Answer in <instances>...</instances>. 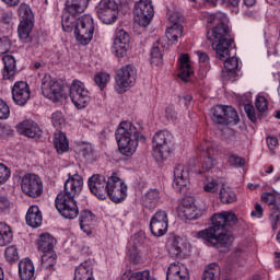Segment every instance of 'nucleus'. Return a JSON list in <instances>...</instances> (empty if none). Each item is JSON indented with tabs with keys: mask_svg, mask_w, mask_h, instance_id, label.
Instances as JSON below:
<instances>
[{
	"mask_svg": "<svg viewBox=\"0 0 280 280\" xmlns=\"http://www.w3.org/2000/svg\"><path fill=\"white\" fill-rule=\"evenodd\" d=\"M212 226L197 232V240H202L205 244L212 246H229L233 236L226 232V229H233L240 219L233 211H222L214 213L211 218Z\"/></svg>",
	"mask_w": 280,
	"mask_h": 280,
	"instance_id": "1",
	"label": "nucleus"
},
{
	"mask_svg": "<svg viewBox=\"0 0 280 280\" xmlns=\"http://www.w3.org/2000/svg\"><path fill=\"white\" fill-rule=\"evenodd\" d=\"M82 189H84V178H82V175L69 173L68 179L63 184V190L59 191L55 199L57 211L66 220H75L80 215L75 198L80 197Z\"/></svg>",
	"mask_w": 280,
	"mask_h": 280,
	"instance_id": "2",
	"label": "nucleus"
},
{
	"mask_svg": "<svg viewBox=\"0 0 280 280\" xmlns=\"http://www.w3.org/2000/svg\"><path fill=\"white\" fill-rule=\"evenodd\" d=\"M208 23L217 25L207 33V38L212 43L217 58L219 60H226L229 49H231V45L235 42L233 35H231V28L226 25V14L222 12L210 14Z\"/></svg>",
	"mask_w": 280,
	"mask_h": 280,
	"instance_id": "3",
	"label": "nucleus"
},
{
	"mask_svg": "<svg viewBox=\"0 0 280 280\" xmlns=\"http://www.w3.org/2000/svg\"><path fill=\"white\" fill-rule=\"evenodd\" d=\"M118 150L124 156H132L139 148V140L145 141V137L139 132L135 124L122 121L115 131Z\"/></svg>",
	"mask_w": 280,
	"mask_h": 280,
	"instance_id": "4",
	"label": "nucleus"
},
{
	"mask_svg": "<svg viewBox=\"0 0 280 280\" xmlns=\"http://www.w3.org/2000/svg\"><path fill=\"white\" fill-rule=\"evenodd\" d=\"M174 137L172 132L167 130H160L154 133L152 143H153V156L155 161H165L172 152V143Z\"/></svg>",
	"mask_w": 280,
	"mask_h": 280,
	"instance_id": "5",
	"label": "nucleus"
},
{
	"mask_svg": "<svg viewBox=\"0 0 280 280\" xmlns=\"http://www.w3.org/2000/svg\"><path fill=\"white\" fill-rule=\"evenodd\" d=\"M203 190L208 194H217L223 205H233V202L237 201L235 191L220 177L209 180L203 186Z\"/></svg>",
	"mask_w": 280,
	"mask_h": 280,
	"instance_id": "6",
	"label": "nucleus"
},
{
	"mask_svg": "<svg viewBox=\"0 0 280 280\" xmlns=\"http://www.w3.org/2000/svg\"><path fill=\"white\" fill-rule=\"evenodd\" d=\"M95 24L91 15H82L74 25V38L79 45H89L93 40Z\"/></svg>",
	"mask_w": 280,
	"mask_h": 280,
	"instance_id": "7",
	"label": "nucleus"
},
{
	"mask_svg": "<svg viewBox=\"0 0 280 280\" xmlns=\"http://www.w3.org/2000/svg\"><path fill=\"white\" fill-rule=\"evenodd\" d=\"M70 100L72 104L81 110L91 104V93L80 80H74L70 85Z\"/></svg>",
	"mask_w": 280,
	"mask_h": 280,
	"instance_id": "8",
	"label": "nucleus"
},
{
	"mask_svg": "<svg viewBox=\"0 0 280 280\" xmlns=\"http://www.w3.org/2000/svg\"><path fill=\"white\" fill-rule=\"evenodd\" d=\"M133 19L140 27H148L152 19H154V5H152V0L138 1L133 9Z\"/></svg>",
	"mask_w": 280,
	"mask_h": 280,
	"instance_id": "9",
	"label": "nucleus"
},
{
	"mask_svg": "<svg viewBox=\"0 0 280 280\" xmlns=\"http://www.w3.org/2000/svg\"><path fill=\"white\" fill-rule=\"evenodd\" d=\"M211 113V119L214 124L229 126V124H237L240 121L237 110L232 106L215 105L212 107Z\"/></svg>",
	"mask_w": 280,
	"mask_h": 280,
	"instance_id": "10",
	"label": "nucleus"
},
{
	"mask_svg": "<svg viewBox=\"0 0 280 280\" xmlns=\"http://www.w3.org/2000/svg\"><path fill=\"white\" fill-rule=\"evenodd\" d=\"M128 186L124 184V180L117 175L113 174L109 176V184L107 186L106 198H109L112 202L119 205L124 202L125 198L128 196Z\"/></svg>",
	"mask_w": 280,
	"mask_h": 280,
	"instance_id": "11",
	"label": "nucleus"
},
{
	"mask_svg": "<svg viewBox=\"0 0 280 280\" xmlns=\"http://www.w3.org/2000/svg\"><path fill=\"white\" fill-rule=\"evenodd\" d=\"M23 194L30 198H40L43 196V179L36 174H25L21 179Z\"/></svg>",
	"mask_w": 280,
	"mask_h": 280,
	"instance_id": "12",
	"label": "nucleus"
},
{
	"mask_svg": "<svg viewBox=\"0 0 280 280\" xmlns=\"http://www.w3.org/2000/svg\"><path fill=\"white\" fill-rule=\"evenodd\" d=\"M42 95L50 102H60L62 97V85L51 75L46 74L42 79Z\"/></svg>",
	"mask_w": 280,
	"mask_h": 280,
	"instance_id": "13",
	"label": "nucleus"
},
{
	"mask_svg": "<svg viewBox=\"0 0 280 280\" xmlns=\"http://www.w3.org/2000/svg\"><path fill=\"white\" fill-rule=\"evenodd\" d=\"M98 19L105 25L117 21V2L115 0H101L95 8Z\"/></svg>",
	"mask_w": 280,
	"mask_h": 280,
	"instance_id": "14",
	"label": "nucleus"
},
{
	"mask_svg": "<svg viewBox=\"0 0 280 280\" xmlns=\"http://www.w3.org/2000/svg\"><path fill=\"white\" fill-rule=\"evenodd\" d=\"M261 200L268 205L271 226L273 231H277V225L279 224L280 218V195L277 192H264L261 195Z\"/></svg>",
	"mask_w": 280,
	"mask_h": 280,
	"instance_id": "15",
	"label": "nucleus"
},
{
	"mask_svg": "<svg viewBox=\"0 0 280 280\" xmlns=\"http://www.w3.org/2000/svg\"><path fill=\"white\" fill-rule=\"evenodd\" d=\"M109 183H110V177L106 179L104 175H100V174L92 175L88 180V185L91 194L96 196L98 200H106V192H107Z\"/></svg>",
	"mask_w": 280,
	"mask_h": 280,
	"instance_id": "16",
	"label": "nucleus"
},
{
	"mask_svg": "<svg viewBox=\"0 0 280 280\" xmlns=\"http://www.w3.org/2000/svg\"><path fill=\"white\" fill-rule=\"evenodd\" d=\"M168 224L170 220L167 219V212L159 210L150 220V231L154 237H163V235L167 233Z\"/></svg>",
	"mask_w": 280,
	"mask_h": 280,
	"instance_id": "17",
	"label": "nucleus"
},
{
	"mask_svg": "<svg viewBox=\"0 0 280 280\" xmlns=\"http://www.w3.org/2000/svg\"><path fill=\"white\" fill-rule=\"evenodd\" d=\"M173 174H174L173 188L178 194H185L189 185V171L185 165L177 164L174 167Z\"/></svg>",
	"mask_w": 280,
	"mask_h": 280,
	"instance_id": "18",
	"label": "nucleus"
},
{
	"mask_svg": "<svg viewBox=\"0 0 280 280\" xmlns=\"http://www.w3.org/2000/svg\"><path fill=\"white\" fill-rule=\"evenodd\" d=\"M32 97L30 84L25 81H18L12 88V100L18 106H25Z\"/></svg>",
	"mask_w": 280,
	"mask_h": 280,
	"instance_id": "19",
	"label": "nucleus"
},
{
	"mask_svg": "<svg viewBox=\"0 0 280 280\" xmlns=\"http://www.w3.org/2000/svg\"><path fill=\"white\" fill-rule=\"evenodd\" d=\"M130 45V35L126 33L124 30H119L116 33L114 38V43L112 46V52L116 58H124L126 54H128V47Z\"/></svg>",
	"mask_w": 280,
	"mask_h": 280,
	"instance_id": "20",
	"label": "nucleus"
},
{
	"mask_svg": "<svg viewBox=\"0 0 280 280\" xmlns=\"http://www.w3.org/2000/svg\"><path fill=\"white\" fill-rule=\"evenodd\" d=\"M179 210L186 220H198V218H202V210L198 209V206H196V199L192 197L183 199Z\"/></svg>",
	"mask_w": 280,
	"mask_h": 280,
	"instance_id": "21",
	"label": "nucleus"
},
{
	"mask_svg": "<svg viewBox=\"0 0 280 280\" xmlns=\"http://www.w3.org/2000/svg\"><path fill=\"white\" fill-rule=\"evenodd\" d=\"M18 132L30 139H38L43 135V129L34 120H24L18 125Z\"/></svg>",
	"mask_w": 280,
	"mask_h": 280,
	"instance_id": "22",
	"label": "nucleus"
},
{
	"mask_svg": "<svg viewBox=\"0 0 280 280\" xmlns=\"http://www.w3.org/2000/svg\"><path fill=\"white\" fill-rule=\"evenodd\" d=\"M166 280H189V270L180 262H172L166 272Z\"/></svg>",
	"mask_w": 280,
	"mask_h": 280,
	"instance_id": "23",
	"label": "nucleus"
},
{
	"mask_svg": "<svg viewBox=\"0 0 280 280\" xmlns=\"http://www.w3.org/2000/svg\"><path fill=\"white\" fill-rule=\"evenodd\" d=\"M34 28V22H20L18 26V34L20 40L23 43H31L32 47H36L38 45V39L32 37V30Z\"/></svg>",
	"mask_w": 280,
	"mask_h": 280,
	"instance_id": "24",
	"label": "nucleus"
},
{
	"mask_svg": "<svg viewBox=\"0 0 280 280\" xmlns=\"http://www.w3.org/2000/svg\"><path fill=\"white\" fill-rule=\"evenodd\" d=\"M160 202H161V190L156 188L149 189L142 196V205L145 209H149V211H154V209L159 207Z\"/></svg>",
	"mask_w": 280,
	"mask_h": 280,
	"instance_id": "25",
	"label": "nucleus"
},
{
	"mask_svg": "<svg viewBox=\"0 0 280 280\" xmlns=\"http://www.w3.org/2000/svg\"><path fill=\"white\" fill-rule=\"evenodd\" d=\"M74 280H95L93 278V261L91 259L81 262L75 268Z\"/></svg>",
	"mask_w": 280,
	"mask_h": 280,
	"instance_id": "26",
	"label": "nucleus"
},
{
	"mask_svg": "<svg viewBox=\"0 0 280 280\" xmlns=\"http://www.w3.org/2000/svg\"><path fill=\"white\" fill-rule=\"evenodd\" d=\"M26 224L32 229H38L43 224V212L38 206H31L26 212Z\"/></svg>",
	"mask_w": 280,
	"mask_h": 280,
	"instance_id": "27",
	"label": "nucleus"
},
{
	"mask_svg": "<svg viewBox=\"0 0 280 280\" xmlns=\"http://www.w3.org/2000/svg\"><path fill=\"white\" fill-rule=\"evenodd\" d=\"M36 270L32 259L24 258L19 262V275L21 280H33Z\"/></svg>",
	"mask_w": 280,
	"mask_h": 280,
	"instance_id": "28",
	"label": "nucleus"
},
{
	"mask_svg": "<svg viewBox=\"0 0 280 280\" xmlns=\"http://www.w3.org/2000/svg\"><path fill=\"white\" fill-rule=\"evenodd\" d=\"M191 73H194V69L191 68V60H189V55H180L178 78H180L184 82H187L191 77Z\"/></svg>",
	"mask_w": 280,
	"mask_h": 280,
	"instance_id": "29",
	"label": "nucleus"
},
{
	"mask_svg": "<svg viewBox=\"0 0 280 280\" xmlns=\"http://www.w3.org/2000/svg\"><path fill=\"white\" fill-rule=\"evenodd\" d=\"M2 62L4 65L2 72L3 79L12 80L16 73V59L12 55H4L2 57Z\"/></svg>",
	"mask_w": 280,
	"mask_h": 280,
	"instance_id": "30",
	"label": "nucleus"
},
{
	"mask_svg": "<svg viewBox=\"0 0 280 280\" xmlns=\"http://www.w3.org/2000/svg\"><path fill=\"white\" fill-rule=\"evenodd\" d=\"M91 0H67L66 10L70 14H82L88 8Z\"/></svg>",
	"mask_w": 280,
	"mask_h": 280,
	"instance_id": "31",
	"label": "nucleus"
},
{
	"mask_svg": "<svg viewBox=\"0 0 280 280\" xmlns=\"http://www.w3.org/2000/svg\"><path fill=\"white\" fill-rule=\"evenodd\" d=\"M38 250L42 253H54L56 246V238L49 233H44L38 238Z\"/></svg>",
	"mask_w": 280,
	"mask_h": 280,
	"instance_id": "32",
	"label": "nucleus"
},
{
	"mask_svg": "<svg viewBox=\"0 0 280 280\" xmlns=\"http://www.w3.org/2000/svg\"><path fill=\"white\" fill-rule=\"evenodd\" d=\"M56 266V254L54 252L44 253L40 258V271L48 272L51 275L54 272V267Z\"/></svg>",
	"mask_w": 280,
	"mask_h": 280,
	"instance_id": "33",
	"label": "nucleus"
},
{
	"mask_svg": "<svg viewBox=\"0 0 280 280\" xmlns=\"http://www.w3.org/2000/svg\"><path fill=\"white\" fill-rule=\"evenodd\" d=\"M95 220V215L91 210H82L79 217V224L81 231L85 233V235H91V223Z\"/></svg>",
	"mask_w": 280,
	"mask_h": 280,
	"instance_id": "34",
	"label": "nucleus"
},
{
	"mask_svg": "<svg viewBox=\"0 0 280 280\" xmlns=\"http://www.w3.org/2000/svg\"><path fill=\"white\" fill-rule=\"evenodd\" d=\"M150 54L152 65H161V62H163V54H165V44H163V39H159L153 44Z\"/></svg>",
	"mask_w": 280,
	"mask_h": 280,
	"instance_id": "35",
	"label": "nucleus"
},
{
	"mask_svg": "<svg viewBox=\"0 0 280 280\" xmlns=\"http://www.w3.org/2000/svg\"><path fill=\"white\" fill-rule=\"evenodd\" d=\"M54 145L57 154H65V152H69V139H67V135L61 131L56 132Z\"/></svg>",
	"mask_w": 280,
	"mask_h": 280,
	"instance_id": "36",
	"label": "nucleus"
},
{
	"mask_svg": "<svg viewBox=\"0 0 280 280\" xmlns=\"http://www.w3.org/2000/svg\"><path fill=\"white\" fill-rule=\"evenodd\" d=\"M222 277V269L217 262H211L205 268L201 280H220Z\"/></svg>",
	"mask_w": 280,
	"mask_h": 280,
	"instance_id": "37",
	"label": "nucleus"
},
{
	"mask_svg": "<svg viewBox=\"0 0 280 280\" xmlns=\"http://www.w3.org/2000/svg\"><path fill=\"white\" fill-rule=\"evenodd\" d=\"M12 240H14L12 228L5 222H0V246H8L12 243Z\"/></svg>",
	"mask_w": 280,
	"mask_h": 280,
	"instance_id": "38",
	"label": "nucleus"
},
{
	"mask_svg": "<svg viewBox=\"0 0 280 280\" xmlns=\"http://www.w3.org/2000/svg\"><path fill=\"white\" fill-rule=\"evenodd\" d=\"M132 240L133 245L128 247L127 255L129 256L130 260L133 261V264H137L139 261V245H141V242H143V237H141L139 234H135Z\"/></svg>",
	"mask_w": 280,
	"mask_h": 280,
	"instance_id": "39",
	"label": "nucleus"
},
{
	"mask_svg": "<svg viewBox=\"0 0 280 280\" xmlns=\"http://www.w3.org/2000/svg\"><path fill=\"white\" fill-rule=\"evenodd\" d=\"M135 82H130V79H128V77H124V74H120L119 72L117 73V78H116V85L115 89L117 91V93H126V91H128V89H130V86H133Z\"/></svg>",
	"mask_w": 280,
	"mask_h": 280,
	"instance_id": "40",
	"label": "nucleus"
},
{
	"mask_svg": "<svg viewBox=\"0 0 280 280\" xmlns=\"http://www.w3.org/2000/svg\"><path fill=\"white\" fill-rule=\"evenodd\" d=\"M154 277H151L150 270L137 271L131 273L130 271L125 272L120 280H153Z\"/></svg>",
	"mask_w": 280,
	"mask_h": 280,
	"instance_id": "41",
	"label": "nucleus"
},
{
	"mask_svg": "<svg viewBox=\"0 0 280 280\" xmlns=\"http://www.w3.org/2000/svg\"><path fill=\"white\" fill-rule=\"evenodd\" d=\"M75 16H78V14H70L69 12L61 16L63 32H73V27L75 28V23H78Z\"/></svg>",
	"mask_w": 280,
	"mask_h": 280,
	"instance_id": "42",
	"label": "nucleus"
},
{
	"mask_svg": "<svg viewBox=\"0 0 280 280\" xmlns=\"http://www.w3.org/2000/svg\"><path fill=\"white\" fill-rule=\"evenodd\" d=\"M165 36L170 43H178V37L183 36V25L168 26Z\"/></svg>",
	"mask_w": 280,
	"mask_h": 280,
	"instance_id": "43",
	"label": "nucleus"
},
{
	"mask_svg": "<svg viewBox=\"0 0 280 280\" xmlns=\"http://www.w3.org/2000/svg\"><path fill=\"white\" fill-rule=\"evenodd\" d=\"M19 15L22 21L25 23H34V12H32V8L28 4L22 3L19 7Z\"/></svg>",
	"mask_w": 280,
	"mask_h": 280,
	"instance_id": "44",
	"label": "nucleus"
},
{
	"mask_svg": "<svg viewBox=\"0 0 280 280\" xmlns=\"http://www.w3.org/2000/svg\"><path fill=\"white\" fill-rule=\"evenodd\" d=\"M118 73H120L122 75V78H128L129 83L136 82V80H137V69L132 65H127V66L122 67L118 71Z\"/></svg>",
	"mask_w": 280,
	"mask_h": 280,
	"instance_id": "45",
	"label": "nucleus"
},
{
	"mask_svg": "<svg viewBox=\"0 0 280 280\" xmlns=\"http://www.w3.org/2000/svg\"><path fill=\"white\" fill-rule=\"evenodd\" d=\"M224 62L226 71H235L240 67V60L237 57L231 58V48H229V56L225 59H220Z\"/></svg>",
	"mask_w": 280,
	"mask_h": 280,
	"instance_id": "46",
	"label": "nucleus"
},
{
	"mask_svg": "<svg viewBox=\"0 0 280 280\" xmlns=\"http://www.w3.org/2000/svg\"><path fill=\"white\" fill-rule=\"evenodd\" d=\"M79 154L85 161H93V147L89 143L79 145Z\"/></svg>",
	"mask_w": 280,
	"mask_h": 280,
	"instance_id": "47",
	"label": "nucleus"
},
{
	"mask_svg": "<svg viewBox=\"0 0 280 280\" xmlns=\"http://www.w3.org/2000/svg\"><path fill=\"white\" fill-rule=\"evenodd\" d=\"M94 82L97 84L101 91H103L108 82H110V74L106 72H100L94 77Z\"/></svg>",
	"mask_w": 280,
	"mask_h": 280,
	"instance_id": "48",
	"label": "nucleus"
},
{
	"mask_svg": "<svg viewBox=\"0 0 280 280\" xmlns=\"http://www.w3.org/2000/svg\"><path fill=\"white\" fill-rule=\"evenodd\" d=\"M212 150L211 148H207L208 156H206L202 161L201 167L202 170H206V172H209V170H213V166L218 163L215 159L212 156Z\"/></svg>",
	"mask_w": 280,
	"mask_h": 280,
	"instance_id": "49",
	"label": "nucleus"
},
{
	"mask_svg": "<svg viewBox=\"0 0 280 280\" xmlns=\"http://www.w3.org/2000/svg\"><path fill=\"white\" fill-rule=\"evenodd\" d=\"M51 124L54 128H57V130H60L62 126H65V115H62V112H55L51 115Z\"/></svg>",
	"mask_w": 280,
	"mask_h": 280,
	"instance_id": "50",
	"label": "nucleus"
},
{
	"mask_svg": "<svg viewBox=\"0 0 280 280\" xmlns=\"http://www.w3.org/2000/svg\"><path fill=\"white\" fill-rule=\"evenodd\" d=\"M228 163L231 165V167H242L245 165L246 160H244V158L237 156L236 154L229 153Z\"/></svg>",
	"mask_w": 280,
	"mask_h": 280,
	"instance_id": "51",
	"label": "nucleus"
},
{
	"mask_svg": "<svg viewBox=\"0 0 280 280\" xmlns=\"http://www.w3.org/2000/svg\"><path fill=\"white\" fill-rule=\"evenodd\" d=\"M4 255L7 261H10L11 264L12 261L19 260V249L14 245L7 247Z\"/></svg>",
	"mask_w": 280,
	"mask_h": 280,
	"instance_id": "52",
	"label": "nucleus"
},
{
	"mask_svg": "<svg viewBox=\"0 0 280 280\" xmlns=\"http://www.w3.org/2000/svg\"><path fill=\"white\" fill-rule=\"evenodd\" d=\"M168 253L172 255V257H180V255H183V244L176 240L173 241L171 247L168 248Z\"/></svg>",
	"mask_w": 280,
	"mask_h": 280,
	"instance_id": "53",
	"label": "nucleus"
},
{
	"mask_svg": "<svg viewBox=\"0 0 280 280\" xmlns=\"http://www.w3.org/2000/svg\"><path fill=\"white\" fill-rule=\"evenodd\" d=\"M255 106L258 113H266L268 110V101L265 96H258L256 97Z\"/></svg>",
	"mask_w": 280,
	"mask_h": 280,
	"instance_id": "54",
	"label": "nucleus"
},
{
	"mask_svg": "<svg viewBox=\"0 0 280 280\" xmlns=\"http://www.w3.org/2000/svg\"><path fill=\"white\" fill-rule=\"evenodd\" d=\"M10 179V168L5 164L0 163V185L8 183Z\"/></svg>",
	"mask_w": 280,
	"mask_h": 280,
	"instance_id": "55",
	"label": "nucleus"
},
{
	"mask_svg": "<svg viewBox=\"0 0 280 280\" xmlns=\"http://www.w3.org/2000/svg\"><path fill=\"white\" fill-rule=\"evenodd\" d=\"M10 38L7 36H1L0 37V54H8L10 51Z\"/></svg>",
	"mask_w": 280,
	"mask_h": 280,
	"instance_id": "56",
	"label": "nucleus"
},
{
	"mask_svg": "<svg viewBox=\"0 0 280 280\" xmlns=\"http://www.w3.org/2000/svg\"><path fill=\"white\" fill-rule=\"evenodd\" d=\"M244 110L249 120L253 122L257 121V114H255V106H253V104H246Z\"/></svg>",
	"mask_w": 280,
	"mask_h": 280,
	"instance_id": "57",
	"label": "nucleus"
},
{
	"mask_svg": "<svg viewBox=\"0 0 280 280\" xmlns=\"http://www.w3.org/2000/svg\"><path fill=\"white\" fill-rule=\"evenodd\" d=\"M8 117H10V107L0 98V119H8Z\"/></svg>",
	"mask_w": 280,
	"mask_h": 280,
	"instance_id": "58",
	"label": "nucleus"
},
{
	"mask_svg": "<svg viewBox=\"0 0 280 280\" xmlns=\"http://www.w3.org/2000/svg\"><path fill=\"white\" fill-rule=\"evenodd\" d=\"M168 21L171 23V26L183 25L180 24V22L183 21V15H180V13L178 12H174L170 15Z\"/></svg>",
	"mask_w": 280,
	"mask_h": 280,
	"instance_id": "59",
	"label": "nucleus"
},
{
	"mask_svg": "<svg viewBox=\"0 0 280 280\" xmlns=\"http://www.w3.org/2000/svg\"><path fill=\"white\" fill-rule=\"evenodd\" d=\"M165 117L168 121H176V119H178V114L174 109V106L166 107Z\"/></svg>",
	"mask_w": 280,
	"mask_h": 280,
	"instance_id": "60",
	"label": "nucleus"
},
{
	"mask_svg": "<svg viewBox=\"0 0 280 280\" xmlns=\"http://www.w3.org/2000/svg\"><path fill=\"white\" fill-rule=\"evenodd\" d=\"M266 141L271 154H275V149L279 145V139H277V137L268 136Z\"/></svg>",
	"mask_w": 280,
	"mask_h": 280,
	"instance_id": "61",
	"label": "nucleus"
},
{
	"mask_svg": "<svg viewBox=\"0 0 280 280\" xmlns=\"http://www.w3.org/2000/svg\"><path fill=\"white\" fill-rule=\"evenodd\" d=\"M250 215L253 218H262L264 217V208L259 203L255 205V210L252 211Z\"/></svg>",
	"mask_w": 280,
	"mask_h": 280,
	"instance_id": "62",
	"label": "nucleus"
},
{
	"mask_svg": "<svg viewBox=\"0 0 280 280\" xmlns=\"http://www.w3.org/2000/svg\"><path fill=\"white\" fill-rule=\"evenodd\" d=\"M0 209L3 211L5 209H10V199L4 195H0Z\"/></svg>",
	"mask_w": 280,
	"mask_h": 280,
	"instance_id": "63",
	"label": "nucleus"
},
{
	"mask_svg": "<svg viewBox=\"0 0 280 280\" xmlns=\"http://www.w3.org/2000/svg\"><path fill=\"white\" fill-rule=\"evenodd\" d=\"M194 97L191 95H185L179 98V104H184L185 108H189V104H191V101Z\"/></svg>",
	"mask_w": 280,
	"mask_h": 280,
	"instance_id": "64",
	"label": "nucleus"
}]
</instances>
